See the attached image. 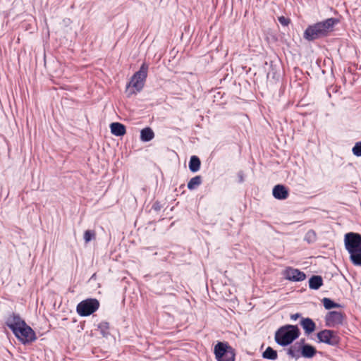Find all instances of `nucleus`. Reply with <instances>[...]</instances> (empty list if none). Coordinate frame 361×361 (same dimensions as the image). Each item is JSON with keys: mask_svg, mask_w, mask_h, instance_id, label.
<instances>
[{"mask_svg": "<svg viewBox=\"0 0 361 361\" xmlns=\"http://www.w3.org/2000/svg\"><path fill=\"white\" fill-rule=\"evenodd\" d=\"M316 353V348L310 345H304L302 347L301 355L304 357L311 358L314 356Z\"/></svg>", "mask_w": 361, "mask_h": 361, "instance_id": "15", "label": "nucleus"}, {"mask_svg": "<svg viewBox=\"0 0 361 361\" xmlns=\"http://www.w3.org/2000/svg\"><path fill=\"white\" fill-rule=\"evenodd\" d=\"M154 137V133L153 130L149 127L142 129L140 132V140L143 142H149L152 140Z\"/></svg>", "mask_w": 361, "mask_h": 361, "instance_id": "16", "label": "nucleus"}, {"mask_svg": "<svg viewBox=\"0 0 361 361\" xmlns=\"http://www.w3.org/2000/svg\"><path fill=\"white\" fill-rule=\"evenodd\" d=\"M338 23V20L337 19L331 18L310 25L304 32V38L308 41H312L325 37L333 31L334 25Z\"/></svg>", "mask_w": 361, "mask_h": 361, "instance_id": "1", "label": "nucleus"}, {"mask_svg": "<svg viewBox=\"0 0 361 361\" xmlns=\"http://www.w3.org/2000/svg\"><path fill=\"white\" fill-rule=\"evenodd\" d=\"M344 241L352 262L355 265L361 266V235L355 233H348L345 234Z\"/></svg>", "mask_w": 361, "mask_h": 361, "instance_id": "2", "label": "nucleus"}, {"mask_svg": "<svg viewBox=\"0 0 361 361\" xmlns=\"http://www.w3.org/2000/svg\"><path fill=\"white\" fill-rule=\"evenodd\" d=\"M279 21L284 26H287L290 23V20L284 16H280L279 18Z\"/></svg>", "mask_w": 361, "mask_h": 361, "instance_id": "27", "label": "nucleus"}, {"mask_svg": "<svg viewBox=\"0 0 361 361\" xmlns=\"http://www.w3.org/2000/svg\"><path fill=\"white\" fill-rule=\"evenodd\" d=\"M162 207V204L159 202L156 201L153 203L152 209L154 210L155 212H159L161 209Z\"/></svg>", "mask_w": 361, "mask_h": 361, "instance_id": "26", "label": "nucleus"}, {"mask_svg": "<svg viewBox=\"0 0 361 361\" xmlns=\"http://www.w3.org/2000/svg\"><path fill=\"white\" fill-rule=\"evenodd\" d=\"M95 238V232L93 230H87L84 233V240L85 243H88Z\"/></svg>", "mask_w": 361, "mask_h": 361, "instance_id": "23", "label": "nucleus"}, {"mask_svg": "<svg viewBox=\"0 0 361 361\" xmlns=\"http://www.w3.org/2000/svg\"><path fill=\"white\" fill-rule=\"evenodd\" d=\"M300 314L298 313H296V314H293L290 316V318L291 319L293 320H296L297 319H298L300 317Z\"/></svg>", "mask_w": 361, "mask_h": 361, "instance_id": "28", "label": "nucleus"}, {"mask_svg": "<svg viewBox=\"0 0 361 361\" xmlns=\"http://www.w3.org/2000/svg\"><path fill=\"white\" fill-rule=\"evenodd\" d=\"M148 66L143 63L140 70L132 76L130 81L126 86V92L128 97L140 92L145 85L147 76Z\"/></svg>", "mask_w": 361, "mask_h": 361, "instance_id": "3", "label": "nucleus"}, {"mask_svg": "<svg viewBox=\"0 0 361 361\" xmlns=\"http://www.w3.org/2000/svg\"><path fill=\"white\" fill-rule=\"evenodd\" d=\"M323 305L326 310H330L331 308L338 307L340 305L337 303H335L334 301L330 300L329 298H324L322 300Z\"/></svg>", "mask_w": 361, "mask_h": 361, "instance_id": "21", "label": "nucleus"}, {"mask_svg": "<svg viewBox=\"0 0 361 361\" xmlns=\"http://www.w3.org/2000/svg\"><path fill=\"white\" fill-rule=\"evenodd\" d=\"M99 307V302L96 298H87L79 302L76 307L77 313L81 317H87Z\"/></svg>", "mask_w": 361, "mask_h": 361, "instance_id": "6", "label": "nucleus"}, {"mask_svg": "<svg viewBox=\"0 0 361 361\" xmlns=\"http://www.w3.org/2000/svg\"><path fill=\"white\" fill-rule=\"evenodd\" d=\"M214 353L217 361H235V351L228 343L218 342L214 348Z\"/></svg>", "mask_w": 361, "mask_h": 361, "instance_id": "5", "label": "nucleus"}, {"mask_svg": "<svg viewBox=\"0 0 361 361\" xmlns=\"http://www.w3.org/2000/svg\"><path fill=\"white\" fill-rule=\"evenodd\" d=\"M343 314L340 312L331 311L326 316V322L328 326H334L340 324L343 322Z\"/></svg>", "mask_w": 361, "mask_h": 361, "instance_id": "11", "label": "nucleus"}, {"mask_svg": "<svg viewBox=\"0 0 361 361\" xmlns=\"http://www.w3.org/2000/svg\"><path fill=\"white\" fill-rule=\"evenodd\" d=\"M310 288L318 289L322 285V279L319 276H314L309 281Z\"/></svg>", "mask_w": 361, "mask_h": 361, "instance_id": "17", "label": "nucleus"}, {"mask_svg": "<svg viewBox=\"0 0 361 361\" xmlns=\"http://www.w3.org/2000/svg\"><path fill=\"white\" fill-rule=\"evenodd\" d=\"M318 339L320 342L329 345H336L338 342L337 336L331 330H324L318 333Z\"/></svg>", "mask_w": 361, "mask_h": 361, "instance_id": "8", "label": "nucleus"}, {"mask_svg": "<svg viewBox=\"0 0 361 361\" xmlns=\"http://www.w3.org/2000/svg\"><path fill=\"white\" fill-rule=\"evenodd\" d=\"M263 357L266 359L276 360L277 358V353L271 347H268L263 353Z\"/></svg>", "mask_w": 361, "mask_h": 361, "instance_id": "20", "label": "nucleus"}, {"mask_svg": "<svg viewBox=\"0 0 361 361\" xmlns=\"http://www.w3.org/2000/svg\"><path fill=\"white\" fill-rule=\"evenodd\" d=\"M6 324L13 332L20 326H23L25 321L23 320L18 314L12 313L7 317Z\"/></svg>", "mask_w": 361, "mask_h": 361, "instance_id": "10", "label": "nucleus"}, {"mask_svg": "<svg viewBox=\"0 0 361 361\" xmlns=\"http://www.w3.org/2000/svg\"><path fill=\"white\" fill-rule=\"evenodd\" d=\"M180 59V57H174L172 60H170L169 61V68H171L172 70H173V71L175 73H177L178 72V69H173V65L176 63V62H178L179 60Z\"/></svg>", "mask_w": 361, "mask_h": 361, "instance_id": "25", "label": "nucleus"}, {"mask_svg": "<svg viewBox=\"0 0 361 361\" xmlns=\"http://www.w3.org/2000/svg\"><path fill=\"white\" fill-rule=\"evenodd\" d=\"M111 132L116 136H123L126 133V126L118 122L112 123L110 125Z\"/></svg>", "mask_w": 361, "mask_h": 361, "instance_id": "12", "label": "nucleus"}, {"mask_svg": "<svg viewBox=\"0 0 361 361\" xmlns=\"http://www.w3.org/2000/svg\"><path fill=\"white\" fill-rule=\"evenodd\" d=\"M353 154L357 157H361V142H357L353 148Z\"/></svg>", "mask_w": 361, "mask_h": 361, "instance_id": "24", "label": "nucleus"}, {"mask_svg": "<svg viewBox=\"0 0 361 361\" xmlns=\"http://www.w3.org/2000/svg\"><path fill=\"white\" fill-rule=\"evenodd\" d=\"M285 279L293 281H302L305 279V274L297 269L288 267L283 271Z\"/></svg>", "mask_w": 361, "mask_h": 361, "instance_id": "9", "label": "nucleus"}, {"mask_svg": "<svg viewBox=\"0 0 361 361\" xmlns=\"http://www.w3.org/2000/svg\"><path fill=\"white\" fill-rule=\"evenodd\" d=\"M299 335L300 330L297 326L286 325L276 331L275 340L279 345L285 346L291 343Z\"/></svg>", "mask_w": 361, "mask_h": 361, "instance_id": "4", "label": "nucleus"}, {"mask_svg": "<svg viewBox=\"0 0 361 361\" xmlns=\"http://www.w3.org/2000/svg\"><path fill=\"white\" fill-rule=\"evenodd\" d=\"M301 325L304 329L305 333L308 334L313 332L315 329L314 322L311 319L309 318L303 319L301 321Z\"/></svg>", "mask_w": 361, "mask_h": 361, "instance_id": "14", "label": "nucleus"}, {"mask_svg": "<svg viewBox=\"0 0 361 361\" xmlns=\"http://www.w3.org/2000/svg\"><path fill=\"white\" fill-rule=\"evenodd\" d=\"M200 160L196 156H192L189 163V169L192 172H196L200 169Z\"/></svg>", "mask_w": 361, "mask_h": 361, "instance_id": "18", "label": "nucleus"}, {"mask_svg": "<svg viewBox=\"0 0 361 361\" xmlns=\"http://www.w3.org/2000/svg\"><path fill=\"white\" fill-rule=\"evenodd\" d=\"M13 333L23 344L32 343L37 339L35 331L25 322L23 326H20Z\"/></svg>", "mask_w": 361, "mask_h": 361, "instance_id": "7", "label": "nucleus"}, {"mask_svg": "<svg viewBox=\"0 0 361 361\" xmlns=\"http://www.w3.org/2000/svg\"><path fill=\"white\" fill-rule=\"evenodd\" d=\"M200 183L201 178L200 176H195L189 181L188 187L189 189L192 190L198 186Z\"/></svg>", "mask_w": 361, "mask_h": 361, "instance_id": "22", "label": "nucleus"}, {"mask_svg": "<svg viewBox=\"0 0 361 361\" xmlns=\"http://www.w3.org/2000/svg\"><path fill=\"white\" fill-rule=\"evenodd\" d=\"M98 330L103 336H107L109 334V324L107 322H102L98 324Z\"/></svg>", "mask_w": 361, "mask_h": 361, "instance_id": "19", "label": "nucleus"}, {"mask_svg": "<svg viewBox=\"0 0 361 361\" xmlns=\"http://www.w3.org/2000/svg\"><path fill=\"white\" fill-rule=\"evenodd\" d=\"M288 190L282 185H277L273 189V195L279 200H284L288 197Z\"/></svg>", "mask_w": 361, "mask_h": 361, "instance_id": "13", "label": "nucleus"}]
</instances>
